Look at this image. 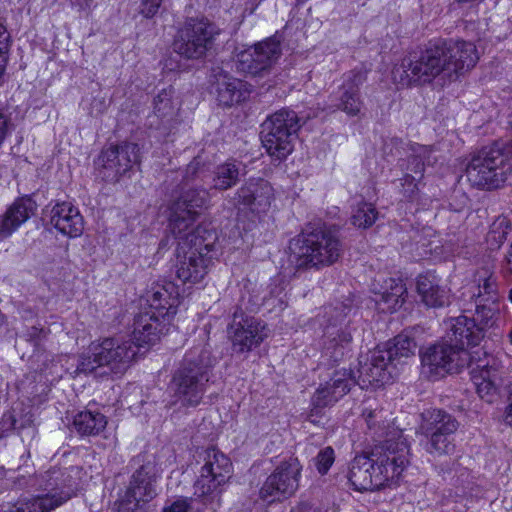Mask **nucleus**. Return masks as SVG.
Listing matches in <instances>:
<instances>
[{
  "label": "nucleus",
  "instance_id": "1",
  "mask_svg": "<svg viewBox=\"0 0 512 512\" xmlns=\"http://www.w3.org/2000/svg\"><path fill=\"white\" fill-rule=\"evenodd\" d=\"M364 416L369 429L386 439L372 449L369 455H356L349 464L347 478L356 491H374L397 484L403 471L410 464V448L401 431L388 429L384 410L365 408Z\"/></svg>",
  "mask_w": 512,
  "mask_h": 512
},
{
  "label": "nucleus",
  "instance_id": "2",
  "mask_svg": "<svg viewBox=\"0 0 512 512\" xmlns=\"http://www.w3.org/2000/svg\"><path fill=\"white\" fill-rule=\"evenodd\" d=\"M177 240L176 247V276L183 283L196 284L207 274L214 250L217 234L215 231L197 226L196 230L188 233L173 235Z\"/></svg>",
  "mask_w": 512,
  "mask_h": 512
},
{
  "label": "nucleus",
  "instance_id": "3",
  "mask_svg": "<svg viewBox=\"0 0 512 512\" xmlns=\"http://www.w3.org/2000/svg\"><path fill=\"white\" fill-rule=\"evenodd\" d=\"M289 262L296 269L330 266L342 254L338 236L326 226L307 229L290 241Z\"/></svg>",
  "mask_w": 512,
  "mask_h": 512
},
{
  "label": "nucleus",
  "instance_id": "4",
  "mask_svg": "<svg viewBox=\"0 0 512 512\" xmlns=\"http://www.w3.org/2000/svg\"><path fill=\"white\" fill-rule=\"evenodd\" d=\"M214 360L208 350L188 353L174 371L170 390L183 407L198 406L208 388Z\"/></svg>",
  "mask_w": 512,
  "mask_h": 512
},
{
  "label": "nucleus",
  "instance_id": "5",
  "mask_svg": "<svg viewBox=\"0 0 512 512\" xmlns=\"http://www.w3.org/2000/svg\"><path fill=\"white\" fill-rule=\"evenodd\" d=\"M512 141H497L474 154L466 167L470 184L484 190L502 187L512 174Z\"/></svg>",
  "mask_w": 512,
  "mask_h": 512
},
{
  "label": "nucleus",
  "instance_id": "6",
  "mask_svg": "<svg viewBox=\"0 0 512 512\" xmlns=\"http://www.w3.org/2000/svg\"><path fill=\"white\" fill-rule=\"evenodd\" d=\"M440 75L445 76V59L438 41L409 52L392 69L393 81L402 87L424 86Z\"/></svg>",
  "mask_w": 512,
  "mask_h": 512
},
{
  "label": "nucleus",
  "instance_id": "7",
  "mask_svg": "<svg viewBox=\"0 0 512 512\" xmlns=\"http://www.w3.org/2000/svg\"><path fill=\"white\" fill-rule=\"evenodd\" d=\"M452 323L441 342H438L421 355L423 373L431 379H438L448 373H458L462 368L473 364L474 356L466 349V337H454Z\"/></svg>",
  "mask_w": 512,
  "mask_h": 512
},
{
  "label": "nucleus",
  "instance_id": "8",
  "mask_svg": "<svg viewBox=\"0 0 512 512\" xmlns=\"http://www.w3.org/2000/svg\"><path fill=\"white\" fill-rule=\"evenodd\" d=\"M203 465L194 484V496L211 511H216L221 504L220 495L223 486L232 474L230 459L218 449L211 447L201 455Z\"/></svg>",
  "mask_w": 512,
  "mask_h": 512
},
{
  "label": "nucleus",
  "instance_id": "9",
  "mask_svg": "<svg viewBox=\"0 0 512 512\" xmlns=\"http://www.w3.org/2000/svg\"><path fill=\"white\" fill-rule=\"evenodd\" d=\"M91 355L79 357L73 377L94 372L97 368H107L109 372L122 374L136 355V349L129 340L105 338L90 346Z\"/></svg>",
  "mask_w": 512,
  "mask_h": 512
},
{
  "label": "nucleus",
  "instance_id": "10",
  "mask_svg": "<svg viewBox=\"0 0 512 512\" xmlns=\"http://www.w3.org/2000/svg\"><path fill=\"white\" fill-rule=\"evenodd\" d=\"M261 127L262 144L270 156L282 160L292 153L301 127L295 111L280 109L268 116Z\"/></svg>",
  "mask_w": 512,
  "mask_h": 512
},
{
  "label": "nucleus",
  "instance_id": "11",
  "mask_svg": "<svg viewBox=\"0 0 512 512\" xmlns=\"http://www.w3.org/2000/svg\"><path fill=\"white\" fill-rule=\"evenodd\" d=\"M416 348L413 338L406 334H399L392 343L374 349L369 363L361 368L360 373L369 383H388L392 379L394 361L414 355Z\"/></svg>",
  "mask_w": 512,
  "mask_h": 512
},
{
  "label": "nucleus",
  "instance_id": "12",
  "mask_svg": "<svg viewBox=\"0 0 512 512\" xmlns=\"http://www.w3.org/2000/svg\"><path fill=\"white\" fill-rule=\"evenodd\" d=\"M471 299L475 305V318L462 315L451 319V335L458 339L459 336L466 337L467 345L477 346L484 338L485 331L497 325L500 306L499 302L493 299L483 301L482 295H475V292H472Z\"/></svg>",
  "mask_w": 512,
  "mask_h": 512
},
{
  "label": "nucleus",
  "instance_id": "13",
  "mask_svg": "<svg viewBox=\"0 0 512 512\" xmlns=\"http://www.w3.org/2000/svg\"><path fill=\"white\" fill-rule=\"evenodd\" d=\"M457 429V420L445 411L433 410L423 414L420 430L426 437V452L435 457L453 454L456 447L454 434Z\"/></svg>",
  "mask_w": 512,
  "mask_h": 512
},
{
  "label": "nucleus",
  "instance_id": "14",
  "mask_svg": "<svg viewBox=\"0 0 512 512\" xmlns=\"http://www.w3.org/2000/svg\"><path fill=\"white\" fill-rule=\"evenodd\" d=\"M209 192L205 188L183 187L169 206V230L172 235L196 230L194 224L202 209L208 207Z\"/></svg>",
  "mask_w": 512,
  "mask_h": 512
},
{
  "label": "nucleus",
  "instance_id": "15",
  "mask_svg": "<svg viewBox=\"0 0 512 512\" xmlns=\"http://www.w3.org/2000/svg\"><path fill=\"white\" fill-rule=\"evenodd\" d=\"M352 308L340 303L325 308L328 324L324 329V353L333 362L340 361L352 342L351 320L347 319Z\"/></svg>",
  "mask_w": 512,
  "mask_h": 512
},
{
  "label": "nucleus",
  "instance_id": "16",
  "mask_svg": "<svg viewBox=\"0 0 512 512\" xmlns=\"http://www.w3.org/2000/svg\"><path fill=\"white\" fill-rule=\"evenodd\" d=\"M219 34L217 27L206 19H189L174 41V51L187 59L204 57Z\"/></svg>",
  "mask_w": 512,
  "mask_h": 512
},
{
  "label": "nucleus",
  "instance_id": "17",
  "mask_svg": "<svg viewBox=\"0 0 512 512\" xmlns=\"http://www.w3.org/2000/svg\"><path fill=\"white\" fill-rule=\"evenodd\" d=\"M369 70L356 67L342 75V83L329 96L331 111L343 112L348 117L361 118L365 114V103L360 88L367 81Z\"/></svg>",
  "mask_w": 512,
  "mask_h": 512
},
{
  "label": "nucleus",
  "instance_id": "18",
  "mask_svg": "<svg viewBox=\"0 0 512 512\" xmlns=\"http://www.w3.org/2000/svg\"><path fill=\"white\" fill-rule=\"evenodd\" d=\"M281 55V40L274 35L239 52L236 68L244 74L262 76L271 70Z\"/></svg>",
  "mask_w": 512,
  "mask_h": 512
},
{
  "label": "nucleus",
  "instance_id": "19",
  "mask_svg": "<svg viewBox=\"0 0 512 512\" xmlns=\"http://www.w3.org/2000/svg\"><path fill=\"white\" fill-rule=\"evenodd\" d=\"M140 163L138 144L122 142L103 148L95 164L108 181L116 182L121 176Z\"/></svg>",
  "mask_w": 512,
  "mask_h": 512
},
{
  "label": "nucleus",
  "instance_id": "20",
  "mask_svg": "<svg viewBox=\"0 0 512 512\" xmlns=\"http://www.w3.org/2000/svg\"><path fill=\"white\" fill-rule=\"evenodd\" d=\"M228 335L232 350L237 354H246L257 348L267 337L266 326L260 320L244 315L237 309L232 322L228 325Z\"/></svg>",
  "mask_w": 512,
  "mask_h": 512
},
{
  "label": "nucleus",
  "instance_id": "21",
  "mask_svg": "<svg viewBox=\"0 0 512 512\" xmlns=\"http://www.w3.org/2000/svg\"><path fill=\"white\" fill-rule=\"evenodd\" d=\"M302 466L297 458L282 461L266 479L260 489V497L267 502L286 498L295 493L299 485Z\"/></svg>",
  "mask_w": 512,
  "mask_h": 512
},
{
  "label": "nucleus",
  "instance_id": "22",
  "mask_svg": "<svg viewBox=\"0 0 512 512\" xmlns=\"http://www.w3.org/2000/svg\"><path fill=\"white\" fill-rule=\"evenodd\" d=\"M33 486L45 492L54 507H60L76 495L78 484L67 469L52 468L33 478Z\"/></svg>",
  "mask_w": 512,
  "mask_h": 512
},
{
  "label": "nucleus",
  "instance_id": "23",
  "mask_svg": "<svg viewBox=\"0 0 512 512\" xmlns=\"http://www.w3.org/2000/svg\"><path fill=\"white\" fill-rule=\"evenodd\" d=\"M445 59V76L456 78L464 71L473 68L479 60L476 46L463 40H438Z\"/></svg>",
  "mask_w": 512,
  "mask_h": 512
},
{
  "label": "nucleus",
  "instance_id": "24",
  "mask_svg": "<svg viewBox=\"0 0 512 512\" xmlns=\"http://www.w3.org/2000/svg\"><path fill=\"white\" fill-rule=\"evenodd\" d=\"M134 462L139 463L140 466L132 473L125 492L146 504L157 496L160 472L156 462L145 455L137 456Z\"/></svg>",
  "mask_w": 512,
  "mask_h": 512
},
{
  "label": "nucleus",
  "instance_id": "25",
  "mask_svg": "<svg viewBox=\"0 0 512 512\" xmlns=\"http://www.w3.org/2000/svg\"><path fill=\"white\" fill-rule=\"evenodd\" d=\"M472 380L478 395L488 403H492L498 395L502 383L504 367L494 357L485 360H473L471 365Z\"/></svg>",
  "mask_w": 512,
  "mask_h": 512
},
{
  "label": "nucleus",
  "instance_id": "26",
  "mask_svg": "<svg viewBox=\"0 0 512 512\" xmlns=\"http://www.w3.org/2000/svg\"><path fill=\"white\" fill-rule=\"evenodd\" d=\"M355 384L353 372L350 369H340L333 372L324 384H321L311 399V405L318 408L333 406L343 398Z\"/></svg>",
  "mask_w": 512,
  "mask_h": 512
},
{
  "label": "nucleus",
  "instance_id": "27",
  "mask_svg": "<svg viewBox=\"0 0 512 512\" xmlns=\"http://www.w3.org/2000/svg\"><path fill=\"white\" fill-rule=\"evenodd\" d=\"M171 321L168 317L149 310L141 311L134 318L132 334L135 343L133 345L137 347L154 345L168 331Z\"/></svg>",
  "mask_w": 512,
  "mask_h": 512
},
{
  "label": "nucleus",
  "instance_id": "28",
  "mask_svg": "<svg viewBox=\"0 0 512 512\" xmlns=\"http://www.w3.org/2000/svg\"><path fill=\"white\" fill-rule=\"evenodd\" d=\"M145 300L148 304L146 310L172 320L179 304L178 287L170 281L154 283L147 290Z\"/></svg>",
  "mask_w": 512,
  "mask_h": 512
},
{
  "label": "nucleus",
  "instance_id": "29",
  "mask_svg": "<svg viewBox=\"0 0 512 512\" xmlns=\"http://www.w3.org/2000/svg\"><path fill=\"white\" fill-rule=\"evenodd\" d=\"M212 79L216 99L222 106L230 107L244 101L250 93L244 81L233 77L223 67L212 69Z\"/></svg>",
  "mask_w": 512,
  "mask_h": 512
},
{
  "label": "nucleus",
  "instance_id": "30",
  "mask_svg": "<svg viewBox=\"0 0 512 512\" xmlns=\"http://www.w3.org/2000/svg\"><path fill=\"white\" fill-rule=\"evenodd\" d=\"M50 224L61 234L70 238L78 237L84 228L79 209L71 202L56 203L50 210Z\"/></svg>",
  "mask_w": 512,
  "mask_h": 512
},
{
  "label": "nucleus",
  "instance_id": "31",
  "mask_svg": "<svg viewBox=\"0 0 512 512\" xmlns=\"http://www.w3.org/2000/svg\"><path fill=\"white\" fill-rule=\"evenodd\" d=\"M273 198V188L264 179H250L237 191L238 203L248 207L252 212H264Z\"/></svg>",
  "mask_w": 512,
  "mask_h": 512
},
{
  "label": "nucleus",
  "instance_id": "32",
  "mask_svg": "<svg viewBox=\"0 0 512 512\" xmlns=\"http://www.w3.org/2000/svg\"><path fill=\"white\" fill-rule=\"evenodd\" d=\"M36 203L29 197H22L13 202L0 217V241L11 236L35 212Z\"/></svg>",
  "mask_w": 512,
  "mask_h": 512
},
{
  "label": "nucleus",
  "instance_id": "33",
  "mask_svg": "<svg viewBox=\"0 0 512 512\" xmlns=\"http://www.w3.org/2000/svg\"><path fill=\"white\" fill-rule=\"evenodd\" d=\"M417 291L427 307L437 308L448 303V292L440 286L434 275H420L417 279Z\"/></svg>",
  "mask_w": 512,
  "mask_h": 512
},
{
  "label": "nucleus",
  "instance_id": "34",
  "mask_svg": "<svg viewBox=\"0 0 512 512\" xmlns=\"http://www.w3.org/2000/svg\"><path fill=\"white\" fill-rule=\"evenodd\" d=\"M405 293L406 287L401 279L389 278L376 293L375 302L382 311L392 313L403 304Z\"/></svg>",
  "mask_w": 512,
  "mask_h": 512
},
{
  "label": "nucleus",
  "instance_id": "35",
  "mask_svg": "<svg viewBox=\"0 0 512 512\" xmlns=\"http://www.w3.org/2000/svg\"><path fill=\"white\" fill-rule=\"evenodd\" d=\"M106 426V416L98 411H81L74 416L73 420V428L80 436L99 435Z\"/></svg>",
  "mask_w": 512,
  "mask_h": 512
},
{
  "label": "nucleus",
  "instance_id": "36",
  "mask_svg": "<svg viewBox=\"0 0 512 512\" xmlns=\"http://www.w3.org/2000/svg\"><path fill=\"white\" fill-rule=\"evenodd\" d=\"M410 149L412 151V155L408 158L407 170L413 173V176L422 179L424 176L425 165H433L437 161V158L432 156L434 149L432 147L419 144L411 145Z\"/></svg>",
  "mask_w": 512,
  "mask_h": 512
},
{
  "label": "nucleus",
  "instance_id": "37",
  "mask_svg": "<svg viewBox=\"0 0 512 512\" xmlns=\"http://www.w3.org/2000/svg\"><path fill=\"white\" fill-rule=\"evenodd\" d=\"M240 169L235 161H227L217 166L214 172L213 187L217 190H227L239 181Z\"/></svg>",
  "mask_w": 512,
  "mask_h": 512
},
{
  "label": "nucleus",
  "instance_id": "38",
  "mask_svg": "<svg viewBox=\"0 0 512 512\" xmlns=\"http://www.w3.org/2000/svg\"><path fill=\"white\" fill-rule=\"evenodd\" d=\"M511 231V225L506 217H498L490 225L489 231L486 235V242L491 250H496L506 241L507 235Z\"/></svg>",
  "mask_w": 512,
  "mask_h": 512
},
{
  "label": "nucleus",
  "instance_id": "39",
  "mask_svg": "<svg viewBox=\"0 0 512 512\" xmlns=\"http://www.w3.org/2000/svg\"><path fill=\"white\" fill-rule=\"evenodd\" d=\"M378 212L370 203H360L351 216V222L359 228H368L372 226L377 219Z\"/></svg>",
  "mask_w": 512,
  "mask_h": 512
},
{
  "label": "nucleus",
  "instance_id": "40",
  "mask_svg": "<svg viewBox=\"0 0 512 512\" xmlns=\"http://www.w3.org/2000/svg\"><path fill=\"white\" fill-rule=\"evenodd\" d=\"M57 509L48 498L33 497L27 500L18 501L11 512H51Z\"/></svg>",
  "mask_w": 512,
  "mask_h": 512
},
{
  "label": "nucleus",
  "instance_id": "41",
  "mask_svg": "<svg viewBox=\"0 0 512 512\" xmlns=\"http://www.w3.org/2000/svg\"><path fill=\"white\" fill-rule=\"evenodd\" d=\"M49 334V329L39 326L27 327L22 334L19 335V340H24L31 344L34 352L40 353L44 351V342Z\"/></svg>",
  "mask_w": 512,
  "mask_h": 512
},
{
  "label": "nucleus",
  "instance_id": "42",
  "mask_svg": "<svg viewBox=\"0 0 512 512\" xmlns=\"http://www.w3.org/2000/svg\"><path fill=\"white\" fill-rule=\"evenodd\" d=\"M11 46V36L4 23L0 20V79L4 75Z\"/></svg>",
  "mask_w": 512,
  "mask_h": 512
},
{
  "label": "nucleus",
  "instance_id": "43",
  "mask_svg": "<svg viewBox=\"0 0 512 512\" xmlns=\"http://www.w3.org/2000/svg\"><path fill=\"white\" fill-rule=\"evenodd\" d=\"M172 89H163L154 98V112L159 117H164L172 110Z\"/></svg>",
  "mask_w": 512,
  "mask_h": 512
},
{
  "label": "nucleus",
  "instance_id": "44",
  "mask_svg": "<svg viewBox=\"0 0 512 512\" xmlns=\"http://www.w3.org/2000/svg\"><path fill=\"white\" fill-rule=\"evenodd\" d=\"M421 179L413 176L410 173H406L401 179V193L403 196L409 200H413L418 191H419V183Z\"/></svg>",
  "mask_w": 512,
  "mask_h": 512
},
{
  "label": "nucleus",
  "instance_id": "45",
  "mask_svg": "<svg viewBox=\"0 0 512 512\" xmlns=\"http://www.w3.org/2000/svg\"><path fill=\"white\" fill-rule=\"evenodd\" d=\"M334 450L331 447L322 449L315 458V465L318 472L322 475L326 474L334 463Z\"/></svg>",
  "mask_w": 512,
  "mask_h": 512
},
{
  "label": "nucleus",
  "instance_id": "46",
  "mask_svg": "<svg viewBox=\"0 0 512 512\" xmlns=\"http://www.w3.org/2000/svg\"><path fill=\"white\" fill-rule=\"evenodd\" d=\"M382 144V154L385 157L388 156H397L401 154V150L403 149L404 142L401 138L397 136H387L383 138Z\"/></svg>",
  "mask_w": 512,
  "mask_h": 512
},
{
  "label": "nucleus",
  "instance_id": "47",
  "mask_svg": "<svg viewBox=\"0 0 512 512\" xmlns=\"http://www.w3.org/2000/svg\"><path fill=\"white\" fill-rule=\"evenodd\" d=\"M143 505L142 501L134 499L127 492L115 503L116 512H140Z\"/></svg>",
  "mask_w": 512,
  "mask_h": 512
},
{
  "label": "nucleus",
  "instance_id": "48",
  "mask_svg": "<svg viewBox=\"0 0 512 512\" xmlns=\"http://www.w3.org/2000/svg\"><path fill=\"white\" fill-rule=\"evenodd\" d=\"M196 500H199L195 496V498H187V497H180L177 498L175 501H173L171 504L166 505L163 508L162 512H189L193 509V504Z\"/></svg>",
  "mask_w": 512,
  "mask_h": 512
},
{
  "label": "nucleus",
  "instance_id": "49",
  "mask_svg": "<svg viewBox=\"0 0 512 512\" xmlns=\"http://www.w3.org/2000/svg\"><path fill=\"white\" fill-rule=\"evenodd\" d=\"M482 295L483 301H488V299H493L494 301H498L497 293H496V283L492 277H487L483 279V283L479 284L477 287V293L475 295Z\"/></svg>",
  "mask_w": 512,
  "mask_h": 512
},
{
  "label": "nucleus",
  "instance_id": "50",
  "mask_svg": "<svg viewBox=\"0 0 512 512\" xmlns=\"http://www.w3.org/2000/svg\"><path fill=\"white\" fill-rule=\"evenodd\" d=\"M13 130V123L9 113L0 108V147Z\"/></svg>",
  "mask_w": 512,
  "mask_h": 512
},
{
  "label": "nucleus",
  "instance_id": "51",
  "mask_svg": "<svg viewBox=\"0 0 512 512\" xmlns=\"http://www.w3.org/2000/svg\"><path fill=\"white\" fill-rule=\"evenodd\" d=\"M162 0H141L139 13L145 18H152L159 10Z\"/></svg>",
  "mask_w": 512,
  "mask_h": 512
},
{
  "label": "nucleus",
  "instance_id": "52",
  "mask_svg": "<svg viewBox=\"0 0 512 512\" xmlns=\"http://www.w3.org/2000/svg\"><path fill=\"white\" fill-rule=\"evenodd\" d=\"M202 171L201 161L199 158H195L193 161H191L185 170L184 175V181L186 182V185L189 181L194 180L196 177L199 176V174Z\"/></svg>",
  "mask_w": 512,
  "mask_h": 512
},
{
  "label": "nucleus",
  "instance_id": "53",
  "mask_svg": "<svg viewBox=\"0 0 512 512\" xmlns=\"http://www.w3.org/2000/svg\"><path fill=\"white\" fill-rule=\"evenodd\" d=\"M0 426L3 432H8L10 430H21L24 428L22 424L18 425V421L11 413H6L3 415Z\"/></svg>",
  "mask_w": 512,
  "mask_h": 512
},
{
  "label": "nucleus",
  "instance_id": "54",
  "mask_svg": "<svg viewBox=\"0 0 512 512\" xmlns=\"http://www.w3.org/2000/svg\"><path fill=\"white\" fill-rule=\"evenodd\" d=\"M507 406L504 411V422L512 427V381L506 386Z\"/></svg>",
  "mask_w": 512,
  "mask_h": 512
},
{
  "label": "nucleus",
  "instance_id": "55",
  "mask_svg": "<svg viewBox=\"0 0 512 512\" xmlns=\"http://www.w3.org/2000/svg\"><path fill=\"white\" fill-rule=\"evenodd\" d=\"M502 273L507 279H512V241L502 261Z\"/></svg>",
  "mask_w": 512,
  "mask_h": 512
},
{
  "label": "nucleus",
  "instance_id": "56",
  "mask_svg": "<svg viewBox=\"0 0 512 512\" xmlns=\"http://www.w3.org/2000/svg\"><path fill=\"white\" fill-rule=\"evenodd\" d=\"M315 408L316 407H314V405H312V408H311L310 412L306 416V420L309 421L312 424L320 425L322 423L321 422V420H322V410L324 408H318L317 410Z\"/></svg>",
  "mask_w": 512,
  "mask_h": 512
},
{
  "label": "nucleus",
  "instance_id": "57",
  "mask_svg": "<svg viewBox=\"0 0 512 512\" xmlns=\"http://www.w3.org/2000/svg\"><path fill=\"white\" fill-rule=\"evenodd\" d=\"M94 0H77L76 3L81 9H86L91 6Z\"/></svg>",
  "mask_w": 512,
  "mask_h": 512
},
{
  "label": "nucleus",
  "instance_id": "58",
  "mask_svg": "<svg viewBox=\"0 0 512 512\" xmlns=\"http://www.w3.org/2000/svg\"><path fill=\"white\" fill-rule=\"evenodd\" d=\"M509 299L511 300L512 302V289L510 290V293H509Z\"/></svg>",
  "mask_w": 512,
  "mask_h": 512
},
{
  "label": "nucleus",
  "instance_id": "59",
  "mask_svg": "<svg viewBox=\"0 0 512 512\" xmlns=\"http://www.w3.org/2000/svg\"><path fill=\"white\" fill-rule=\"evenodd\" d=\"M510 338H511V341H512V331L510 332Z\"/></svg>",
  "mask_w": 512,
  "mask_h": 512
}]
</instances>
